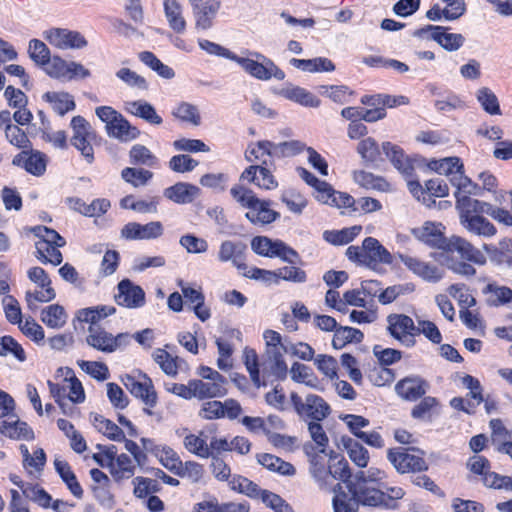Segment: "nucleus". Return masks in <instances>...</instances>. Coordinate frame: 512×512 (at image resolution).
<instances>
[{
    "mask_svg": "<svg viewBox=\"0 0 512 512\" xmlns=\"http://www.w3.org/2000/svg\"><path fill=\"white\" fill-rule=\"evenodd\" d=\"M387 458L400 473L427 470V464L423 457L409 453L403 448L390 449Z\"/></svg>",
    "mask_w": 512,
    "mask_h": 512,
    "instance_id": "nucleus-17",
    "label": "nucleus"
},
{
    "mask_svg": "<svg viewBox=\"0 0 512 512\" xmlns=\"http://www.w3.org/2000/svg\"><path fill=\"white\" fill-rule=\"evenodd\" d=\"M484 292L490 295L488 302L493 306H502L512 303V289L507 286L488 284Z\"/></svg>",
    "mask_w": 512,
    "mask_h": 512,
    "instance_id": "nucleus-60",
    "label": "nucleus"
},
{
    "mask_svg": "<svg viewBox=\"0 0 512 512\" xmlns=\"http://www.w3.org/2000/svg\"><path fill=\"white\" fill-rule=\"evenodd\" d=\"M43 37L50 45L61 50L81 49L87 45L81 33L67 29L53 28L45 31Z\"/></svg>",
    "mask_w": 512,
    "mask_h": 512,
    "instance_id": "nucleus-16",
    "label": "nucleus"
},
{
    "mask_svg": "<svg viewBox=\"0 0 512 512\" xmlns=\"http://www.w3.org/2000/svg\"><path fill=\"white\" fill-rule=\"evenodd\" d=\"M241 181L253 183L263 190H274L278 187V181L272 172L263 165H251L240 175Z\"/></svg>",
    "mask_w": 512,
    "mask_h": 512,
    "instance_id": "nucleus-27",
    "label": "nucleus"
},
{
    "mask_svg": "<svg viewBox=\"0 0 512 512\" xmlns=\"http://www.w3.org/2000/svg\"><path fill=\"white\" fill-rule=\"evenodd\" d=\"M281 200L290 212L297 215L302 214L308 205L307 198L302 193L294 189H289L283 192Z\"/></svg>",
    "mask_w": 512,
    "mask_h": 512,
    "instance_id": "nucleus-63",
    "label": "nucleus"
},
{
    "mask_svg": "<svg viewBox=\"0 0 512 512\" xmlns=\"http://www.w3.org/2000/svg\"><path fill=\"white\" fill-rule=\"evenodd\" d=\"M475 97L486 113L490 115H501L498 98L490 88H479L475 93Z\"/></svg>",
    "mask_w": 512,
    "mask_h": 512,
    "instance_id": "nucleus-59",
    "label": "nucleus"
},
{
    "mask_svg": "<svg viewBox=\"0 0 512 512\" xmlns=\"http://www.w3.org/2000/svg\"><path fill=\"white\" fill-rule=\"evenodd\" d=\"M123 384L130 393L136 398H139L144 405H157V392L152 380L146 374L138 372L137 374L126 375L123 378Z\"/></svg>",
    "mask_w": 512,
    "mask_h": 512,
    "instance_id": "nucleus-12",
    "label": "nucleus"
},
{
    "mask_svg": "<svg viewBox=\"0 0 512 512\" xmlns=\"http://www.w3.org/2000/svg\"><path fill=\"white\" fill-rule=\"evenodd\" d=\"M271 155H276L275 143L267 140L250 144L245 153L247 161L261 162L262 164H266V158Z\"/></svg>",
    "mask_w": 512,
    "mask_h": 512,
    "instance_id": "nucleus-49",
    "label": "nucleus"
},
{
    "mask_svg": "<svg viewBox=\"0 0 512 512\" xmlns=\"http://www.w3.org/2000/svg\"><path fill=\"white\" fill-rule=\"evenodd\" d=\"M357 152L365 163H376L381 159V152L375 139L364 138L358 143Z\"/></svg>",
    "mask_w": 512,
    "mask_h": 512,
    "instance_id": "nucleus-64",
    "label": "nucleus"
},
{
    "mask_svg": "<svg viewBox=\"0 0 512 512\" xmlns=\"http://www.w3.org/2000/svg\"><path fill=\"white\" fill-rule=\"evenodd\" d=\"M128 338V334L120 333L114 337L98 326H90L86 340L91 347L102 352L111 353L122 344H126Z\"/></svg>",
    "mask_w": 512,
    "mask_h": 512,
    "instance_id": "nucleus-15",
    "label": "nucleus"
},
{
    "mask_svg": "<svg viewBox=\"0 0 512 512\" xmlns=\"http://www.w3.org/2000/svg\"><path fill=\"white\" fill-rule=\"evenodd\" d=\"M265 342L263 369L278 379H285L288 373V366L284 355L289 352L280 333L267 329L263 332Z\"/></svg>",
    "mask_w": 512,
    "mask_h": 512,
    "instance_id": "nucleus-5",
    "label": "nucleus"
},
{
    "mask_svg": "<svg viewBox=\"0 0 512 512\" xmlns=\"http://www.w3.org/2000/svg\"><path fill=\"white\" fill-rule=\"evenodd\" d=\"M155 455L160 463L168 470L175 472L181 469L182 461L178 454L169 446L162 445L155 449Z\"/></svg>",
    "mask_w": 512,
    "mask_h": 512,
    "instance_id": "nucleus-62",
    "label": "nucleus"
},
{
    "mask_svg": "<svg viewBox=\"0 0 512 512\" xmlns=\"http://www.w3.org/2000/svg\"><path fill=\"white\" fill-rule=\"evenodd\" d=\"M195 19V27L207 30L212 27L221 2L220 0H188Z\"/></svg>",
    "mask_w": 512,
    "mask_h": 512,
    "instance_id": "nucleus-18",
    "label": "nucleus"
},
{
    "mask_svg": "<svg viewBox=\"0 0 512 512\" xmlns=\"http://www.w3.org/2000/svg\"><path fill=\"white\" fill-rule=\"evenodd\" d=\"M382 150L391 161L392 165L404 177L409 178L414 176L417 159L411 158L404 154L403 150L390 142L382 144Z\"/></svg>",
    "mask_w": 512,
    "mask_h": 512,
    "instance_id": "nucleus-21",
    "label": "nucleus"
},
{
    "mask_svg": "<svg viewBox=\"0 0 512 512\" xmlns=\"http://www.w3.org/2000/svg\"><path fill=\"white\" fill-rule=\"evenodd\" d=\"M110 473L115 480L129 479L135 473L134 461L127 454H116L112 460Z\"/></svg>",
    "mask_w": 512,
    "mask_h": 512,
    "instance_id": "nucleus-55",
    "label": "nucleus"
},
{
    "mask_svg": "<svg viewBox=\"0 0 512 512\" xmlns=\"http://www.w3.org/2000/svg\"><path fill=\"white\" fill-rule=\"evenodd\" d=\"M458 213L461 226L470 234L483 238L496 235L497 229L483 214H487L490 203L482 200L459 201Z\"/></svg>",
    "mask_w": 512,
    "mask_h": 512,
    "instance_id": "nucleus-3",
    "label": "nucleus"
},
{
    "mask_svg": "<svg viewBox=\"0 0 512 512\" xmlns=\"http://www.w3.org/2000/svg\"><path fill=\"white\" fill-rule=\"evenodd\" d=\"M290 64L304 72L317 73V72H331L335 69L331 60L325 57H317L313 59H297L292 58Z\"/></svg>",
    "mask_w": 512,
    "mask_h": 512,
    "instance_id": "nucleus-46",
    "label": "nucleus"
},
{
    "mask_svg": "<svg viewBox=\"0 0 512 512\" xmlns=\"http://www.w3.org/2000/svg\"><path fill=\"white\" fill-rule=\"evenodd\" d=\"M129 160L133 165H142L150 168H156L159 164L158 157L142 144H135L131 147Z\"/></svg>",
    "mask_w": 512,
    "mask_h": 512,
    "instance_id": "nucleus-53",
    "label": "nucleus"
},
{
    "mask_svg": "<svg viewBox=\"0 0 512 512\" xmlns=\"http://www.w3.org/2000/svg\"><path fill=\"white\" fill-rule=\"evenodd\" d=\"M246 245L240 241L225 240L221 242L217 253V259L220 262H231L238 270H246L244 263Z\"/></svg>",
    "mask_w": 512,
    "mask_h": 512,
    "instance_id": "nucleus-29",
    "label": "nucleus"
},
{
    "mask_svg": "<svg viewBox=\"0 0 512 512\" xmlns=\"http://www.w3.org/2000/svg\"><path fill=\"white\" fill-rule=\"evenodd\" d=\"M399 258L410 272L423 281L437 283L444 276V270L432 262L411 255H400Z\"/></svg>",
    "mask_w": 512,
    "mask_h": 512,
    "instance_id": "nucleus-14",
    "label": "nucleus"
},
{
    "mask_svg": "<svg viewBox=\"0 0 512 512\" xmlns=\"http://www.w3.org/2000/svg\"><path fill=\"white\" fill-rule=\"evenodd\" d=\"M118 293L115 295L116 302L127 308H139L145 304V293L143 289L128 279L119 282Z\"/></svg>",
    "mask_w": 512,
    "mask_h": 512,
    "instance_id": "nucleus-25",
    "label": "nucleus"
},
{
    "mask_svg": "<svg viewBox=\"0 0 512 512\" xmlns=\"http://www.w3.org/2000/svg\"><path fill=\"white\" fill-rule=\"evenodd\" d=\"M256 460L261 466L271 472H276L284 476H292L295 474V468L292 464L275 455L260 453L256 455Z\"/></svg>",
    "mask_w": 512,
    "mask_h": 512,
    "instance_id": "nucleus-44",
    "label": "nucleus"
},
{
    "mask_svg": "<svg viewBox=\"0 0 512 512\" xmlns=\"http://www.w3.org/2000/svg\"><path fill=\"white\" fill-rule=\"evenodd\" d=\"M329 477L343 481L347 489L349 483L354 482V478L351 479L349 464L342 455L336 453L330 454Z\"/></svg>",
    "mask_w": 512,
    "mask_h": 512,
    "instance_id": "nucleus-48",
    "label": "nucleus"
},
{
    "mask_svg": "<svg viewBox=\"0 0 512 512\" xmlns=\"http://www.w3.org/2000/svg\"><path fill=\"white\" fill-rule=\"evenodd\" d=\"M338 448L348 454L350 460L359 468H364L369 462V453L359 442L349 436H341L338 441Z\"/></svg>",
    "mask_w": 512,
    "mask_h": 512,
    "instance_id": "nucleus-37",
    "label": "nucleus"
},
{
    "mask_svg": "<svg viewBox=\"0 0 512 512\" xmlns=\"http://www.w3.org/2000/svg\"><path fill=\"white\" fill-rule=\"evenodd\" d=\"M333 491L334 512H355L359 503L368 506H382L385 498L382 490L367 485H358L355 482L349 483L348 492L343 490L341 484H337Z\"/></svg>",
    "mask_w": 512,
    "mask_h": 512,
    "instance_id": "nucleus-2",
    "label": "nucleus"
},
{
    "mask_svg": "<svg viewBox=\"0 0 512 512\" xmlns=\"http://www.w3.org/2000/svg\"><path fill=\"white\" fill-rule=\"evenodd\" d=\"M227 381L192 380L193 398L200 400L223 397L227 394Z\"/></svg>",
    "mask_w": 512,
    "mask_h": 512,
    "instance_id": "nucleus-32",
    "label": "nucleus"
},
{
    "mask_svg": "<svg viewBox=\"0 0 512 512\" xmlns=\"http://www.w3.org/2000/svg\"><path fill=\"white\" fill-rule=\"evenodd\" d=\"M40 319L47 327L60 329L67 323L68 314L63 306L51 304L41 310Z\"/></svg>",
    "mask_w": 512,
    "mask_h": 512,
    "instance_id": "nucleus-45",
    "label": "nucleus"
},
{
    "mask_svg": "<svg viewBox=\"0 0 512 512\" xmlns=\"http://www.w3.org/2000/svg\"><path fill=\"white\" fill-rule=\"evenodd\" d=\"M45 71L50 77L61 81L84 79L90 76V71L81 63L66 61L59 56H54L49 61L46 65Z\"/></svg>",
    "mask_w": 512,
    "mask_h": 512,
    "instance_id": "nucleus-11",
    "label": "nucleus"
},
{
    "mask_svg": "<svg viewBox=\"0 0 512 512\" xmlns=\"http://www.w3.org/2000/svg\"><path fill=\"white\" fill-rule=\"evenodd\" d=\"M313 196L318 202L338 209L350 207L354 203L349 194L334 190L325 181L314 189Z\"/></svg>",
    "mask_w": 512,
    "mask_h": 512,
    "instance_id": "nucleus-23",
    "label": "nucleus"
},
{
    "mask_svg": "<svg viewBox=\"0 0 512 512\" xmlns=\"http://www.w3.org/2000/svg\"><path fill=\"white\" fill-rule=\"evenodd\" d=\"M176 434L183 437V446L191 454L207 459L212 455L204 432L191 433L186 428L178 429Z\"/></svg>",
    "mask_w": 512,
    "mask_h": 512,
    "instance_id": "nucleus-28",
    "label": "nucleus"
},
{
    "mask_svg": "<svg viewBox=\"0 0 512 512\" xmlns=\"http://www.w3.org/2000/svg\"><path fill=\"white\" fill-rule=\"evenodd\" d=\"M365 266L375 269L379 264H391L392 255L375 238L367 237L364 239Z\"/></svg>",
    "mask_w": 512,
    "mask_h": 512,
    "instance_id": "nucleus-30",
    "label": "nucleus"
},
{
    "mask_svg": "<svg viewBox=\"0 0 512 512\" xmlns=\"http://www.w3.org/2000/svg\"><path fill=\"white\" fill-rule=\"evenodd\" d=\"M125 109L128 113L144 119L150 124L160 125L162 118L157 114L155 108L148 102L138 100L129 101L125 104Z\"/></svg>",
    "mask_w": 512,
    "mask_h": 512,
    "instance_id": "nucleus-43",
    "label": "nucleus"
},
{
    "mask_svg": "<svg viewBox=\"0 0 512 512\" xmlns=\"http://www.w3.org/2000/svg\"><path fill=\"white\" fill-rule=\"evenodd\" d=\"M428 167L432 171L440 175H445L452 179L460 170H462L463 163L458 157H446L442 159H432L428 162Z\"/></svg>",
    "mask_w": 512,
    "mask_h": 512,
    "instance_id": "nucleus-51",
    "label": "nucleus"
},
{
    "mask_svg": "<svg viewBox=\"0 0 512 512\" xmlns=\"http://www.w3.org/2000/svg\"><path fill=\"white\" fill-rule=\"evenodd\" d=\"M12 164L25 169L34 176H42L47 167V157L37 150H23L15 155Z\"/></svg>",
    "mask_w": 512,
    "mask_h": 512,
    "instance_id": "nucleus-22",
    "label": "nucleus"
},
{
    "mask_svg": "<svg viewBox=\"0 0 512 512\" xmlns=\"http://www.w3.org/2000/svg\"><path fill=\"white\" fill-rule=\"evenodd\" d=\"M364 338L363 333L356 328L349 326L337 327L333 339L332 346L335 349H342L349 343H360Z\"/></svg>",
    "mask_w": 512,
    "mask_h": 512,
    "instance_id": "nucleus-54",
    "label": "nucleus"
},
{
    "mask_svg": "<svg viewBox=\"0 0 512 512\" xmlns=\"http://www.w3.org/2000/svg\"><path fill=\"white\" fill-rule=\"evenodd\" d=\"M32 232L38 238L35 242L37 259L44 264L60 265L63 257L59 248L66 244L65 239L55 230L45 226H36Z\"/></svg>",
    "mask_w": 512,
    "mask_h": 512,
    "instance_id": "nucleus-6",
    "label": "nucleus"
},
{
    "mask_svg": "<svg viewBox=\"0 0 512 512\" xmlns=\"http://www.w3.org/2000/svg\"><path fill=\"white\" fill-rule=\"evenodd\" d=\"M277 93L285 99L296 102L305 107L316 108L320 105V100L316 96L306 89L293 84L285 85Z\"/></svg>",
    "mask_w": 512,
    "mask_h": 512,
    "instance_id": "nucleus-38",
    "label": "nucleus"
},
{
    "mask_svg": "<svg viewBox=\"0 0 512 512\" xmlns=\"http://www.w3.org/2000/svg\"><path fill=\"white\" fill-rule=\"evenodd\" d=\"M164 233L163 224L160 221H151L146 224L130 222L121 230V237L128 240H154Z\"/></svg>",
    "mask_w": 512,
    "mask_h": 512,
    "instance_id": "nucleus-20",
    "label": "nucleus"
},
{
    "mask_svg": "<svg viewBox=\"0 0 512 512\" xmlns=\"http://www.w3.org/2000/svg\"><path fill=\"white\" fill-rule=\"evenodd\" d=\"M42 100L59 116L75 110L74 96L66 91H48L42 95Z\"/></svg>",
    "mask_w": 512,
    "mask_h": 512,
    "instance_id": "nucleus-34",
    "label": "nucleus"
},
{
    "mask_svg": "<svg viewBox=\"0 0 512 512\" xmlns=\"http://www.w3.org/2000/svg\"><path fill=\"white\" fill-rule=\"evenodd\" d=\"M0 432L13 440L30 441L34 439V432L32 428L29 427L26 422L19 419L3 421Z\"/></svg>",
    "mask_w": 512,
    "mask_h": 512,
    "instance_id": "nucleus-40",
    "label": "nucleus"
},
{
    "mask_svg": "<svg viewBox=\"0 0 512 512\" xmlns=\"http://www.w3.org/2000/svg\"><path fill=\"white\" fill-rule=\"evenodd\" d=\"M92 423L100 433L109 439L118 442L125 440L124 432L115 423L104 418L102 415H94Z\"/></svg>",
    "mask_w": 512,
    "mask_h": 512,
    "instance_id": "nucleus-58",
    "label": "nucleus"
},
{
    "mask_svg": "<svg viewBox=\"0 0 512 512\" xmlns=\"http://www.w3.org/2000/svg\"><path fill=\"white\" fill-rule=\"evenodd\" d=\"M13 356L19 362L26 361V353L21 346L12 336H0V356Z\"/></svg>",
    "mask_w": 512,
    "mask_h": 512,
    "instance_id": "nucleus-61",
    "label": "nucleus"
},
{
    "mask_svg": "<svg viewBox=\"0 0 512 512\" xmlns=\"http://www.w3.org/2000/svg\"><path fill=\"white\" fill-rule=\"evenodd\" d=\"M291 401L296 412L304 420L322 421L331 413L330 405L316 394H307L305 399L302 400L296 393H292Z\"/></svg>",
    "mask_w": 512,
    "mask_h": 512,
    "instance_id": "nucleus-9",
    "label": "nucleus"
},
{
    "mask_svg": "<svg viewBox=\"0 0 512 512\" xmlns=\"http://www.w3.org/2000/svg\"><path fill=\"white\" fill-rule=\"evenodd\" d=\"M395 391L402 399L415 401L426 393V383L419 377H406L395 385Z\"/></svg>",
    "mask_w": 512,
    "mask_h": 512,
    "instance_id": "nucleus-36",
    "label": "nucleus"
},
{
    "mask_svg": "<svg viewBox=\"0 0 512 512\" xmlns=\"http://www.w3.org/2000/svg\"><path fill=\"white\" fill-rule=\"evenodd\" d=\"M387 330L406 347H413L416 343V325L413 319L405 314H390L387 317Z\"/></svg>",
    "mask_w": 512,
    "mask_h": 512,
    "instance_id": "nucleus-13",
    "label": "nucleus"
},
{
    "mask_svg": "<svg viewBox=\"0 0 512 512\" xmlns=\"http://www.w3.org/2000/svg\"><path fill=\"white\" fill-rule=\"evenodd\" d=\"M200 189L192 184L179 182L164 190V196L177 204L191 203L198 195Z\"/></svg>",
    "mask_w": 512,
    "mask_h": 512,
    "instance_id": "nucleus-39",
    "label": "nucleus"
},
{
    "mask_svg": "<svg viewBox=\"0 0 512 512\" xmlns=\"http://www.w3.org/2000/svg\"><path fill=\"white\" fill-rule=\"evenodd\" d=\"M28 279L36 286L34 290H27L25 301L30 310H35L39 303L50 302L55 299L56 292L46 271L38 266L27 271Z\"/></svg>",
    "mask_w": 512,
    "mask_h": 512,
    "instance_id": "nucleus-8",
    "label": "nucleus"
},
{
    "mask_svg": "<svg viewBox=\"0 0 512 512\" xmlns=\"http://www.w3.org/2000/svg\"><path fill=\"white\" fill-rule=\"evenodd\" d=\"M291 379L299 384H304L309 388L319 389L320 381L313 370L302 363L294 362L289 370Z\"/></svg>",
    "mask_w": 512,
    "mask_h": 512,
    "instance_id": "nucleus-47",
    "label": "nucleus"
},
{
    "mask_svg": "<svg viewBox=\"0 0 512 512\" xmlns=\"http://www.w3.org/2000/svg\"><path fill=\"white\" fill-rule=\"evenodd\" d=\"M115 312L116 309L114 306L102 305L80 309L76 314V318L81 322L91 323V326H95L98 321Z\"/></svg>",
    "mask_w": 512,
    "mask_h": 512,
    "instance_id": "nucleus-57",
    "label": "nucleus"
},
{
    "mask_svg": "<svg viewBox=\"0 0 512 512\" xmlns=\"http://www.w3.org/2000/svg\"><path fill=\"white\" fill-rule=\"evenodd\" d=\"M353 180L356 184L365 189H373L382 192L390 190V184L384 178L364 170L354 171Z\"/></svg>",
    "mask_w": 512,
    "mask_h": 512,
    "instance_id": "nucleus-50",
    "label": "nucleus"
},
{
    "mask_svg": "<svg viewBox=\"0 0 512 512\" xmlns=\"http://www.w3.org/2000/svg\"><path fill=\"white\" fill-rule=\"evenodd\" d=\"M54 467L56 472L59 474L63 482L66 484L69 491L77 498H81L83 495V489L70 465L61 457L56 456L54 459Z\"/></svg>",
    "mask_w": 512,
    "mask_h": 512,
    "instance_id": "nucleus-42",
    "label": "nucleus"
},
{
    "mask_svg": "<svg viewBox=\"0 0 512 512\" xmlns=\"http://www.w3.org/2000/svg\"><path fill=\"white\" fill-rule=\"evenodd\" d=\"M163 12L168 26L178 34L186 30V20L183 15L182 5L178 0H163Z\"/></svg>",
    "mask_w": 512,
    "mask_h": 512,
    "instance_id": "nucleus-35",
    "label": "nucleus"
},
{
    "mask_svg": "<svg viewBox=\"0 0 512 512\" xmlns=\"http://www.w3.org/2000/svg\"><path fill=\"white\" fill-rule=\"evenodd\" d=\"M451 184L456 188L454 193L456 200V209L458 210L459 201L463 200H475L471 198L470 195H480L481 187H479L476 183H474L469 177H467L464 173V167L455 176H452Z\"/></svg>",
    "mask_w": 512,
    "mask_h": 512,
    "instance_id": "nucleus-33",
    "label": "nucleus"
},
{
    "mask_svg": "<svg viewBox=\"0 0 512 512\" xmlns=\"http://www.w3.org/2000/svg\"><path fill=\"white\" fill-rule=\"evenodd\" d=\"M443 249L447 252H457L463 259L478 265H484L487 261L485 255L479 249L459 236L449 238Z\"/></svg>",
    "mask_w": 512,
    "mask_h": 512,
    "instance_id": "nucleus-24",
    "label": "nucleus"
},
{
    "mask_svg": "<svg viewBox=\"0 0 512 512\" xmlns=\"http://www.w3.org/2000/svg\"><path fill=\"white\" fill-rule=\"evenodd\" d=\"M309 471L321 489L327 490L329 488V468H326L325 456L324 453H321V450L310 458Z\"/></svg>",
    "mask_w": 512,
    "mask_h": 512,
    "instance_id": "nucleus-52",
    "label": "nucleus"
},
{
    "mask_svg": "<svg viewBox=\"0 0 512 512\" xmlns=\"http://www.w3.org/2000/svg\"><path fill=\"white\" fill-rule=\"evenodd\" d=\"M252 250L264 257L280 258L281 260L294 263L298 257L297 252L287 246L281 240H272L266 236H256L251 241Z\"/></svg>",
    "mask_w": 512,
    "mask_h": 512,
    "instance_id": "nucleus-10",
    "label": "nucleus"
},
{
    "mask_svg": "<svg viewBox=\"0 0 512 512\" xmlns=\"http://www.w3.org/2000/svg\"><path fill=\"white\" fill-rule=\"evenodd\" d=\"M230 194L241 207L248 209L245 216L253 224H270L279 216L270 208L269 201L260 200L252 190L241 184H235Z\"/></svg>",
    "mask_w": 512,
    "mask_h": 512,
    "instance_id": "nucleus-4",
    "label": "nucleus"
},
{
    "mask_svg": "<svg viewBox=\"0 0 512 512\" xmlns=\"http://www.w3.org/2000/svg\"><path fill=\"white\" fill-rule=\"evenodd\" d=\"M418 34L420 36H427L437 42L443 49L450 52L459 50L465 42L462 34L448 33L447 28L442 26L428 25L421 29Z\"/></svg>",
    "mask_w": 512,
    "mask_h": 512,
    "instance_id": "nucleus-19",
    "label": "nucleus"
},
{
    "mask_svg": "<svg viewBox=\"0 0 512 512\" xmlns=\"http://www.w3.org/2000/svg\"><path fill=\"white\" fill-rule=\"evenodd\" d=\"M107 134L123 142L136 139L140 135V131L130 125V123L120 114L107 128Z\"/></svg>",
    "mask_w": 512,
    "mask_h": 512,
    "instance_id": "nucleus-41",
    "label": "nucleus"
},
{
    "mask_svg": "<svg viewBox=\"0 0 512 512\" xmlns=\"http://www.w3.org/2000/svg\"><path fill=\"white\" fill-rule=\"evenodd\" d=\"M199 47L208 54L227 58L237 63L250 76L267 81L271 78L283 80L285 73L269 58L258 52L245 50L243 56L206 39L198 40Z\"/></svg>",
    "mask_w": 512,
    "mask_h": 512,
    "instance_id": "nucleus-1",
    "label": "nucleus"
},
{
    "mask_svg": "<svg viewBox=\"0 0 512 512\" xmlns=\"http://www.w3.org/2000/svg\"><path fill=\"white\" fill-rule=\"evenodd\" d=\"M445 227L440 222L426 221L421 226L412 229L413 236L433 247H444L447 240L444 238Z\"/></svg>",
    "mask_w": 512,
    "mask_h": 512,
    "instance_id": "nucleus-26",
    "label": "nucleus"
},
{
    "mask_svg": "<svg viewBox=\"0 0 512 512\" xmlns=\"http://www.w3.org/2000/svg\"><path fill=\"white\" fill-rule=\"evenodd\" d=\"M230 488L250 498H260L262 502L274 512H293L291 506L279 495L260 487L243 476H235L230 482Z\"/></svg>",
    "mask_w": 512,
    "mask_h": 512,
    "instance_id": "nucleus-7",
    "label": "nucleus"
},
{
    "mask_svg": "<svg viewBox=\"0 0 512 512\" xmlns=\"http://www.w3.org/2000/svg\"><path fill=\"white\" fill-rule=\"evenodd\" d=\"M25 497L43 508H51L54 512H71L74 504L67 501L56 499L53 500L43 488H27Z\"/></svg>",
    "mask_w": 512,
    "mask_h": 512,
    "instance_id": "nucleus-31",
    "label": "nucleus"
},
{
    "mask_svg": "<svg viewBox=\"0 0 512 512\" xmlns=\"http://www.w3.org/2000/svg\"><path fill=\"white\" fill-rule=\"evenodd\" d=\"M362 231L360 225H355L341 230L325 231L324 239L333 245H345L353 241Z\"/></svg>",
    "mask_w": 512,
    "mask_h": 512,
    "instance_id": "nucleus-56",
    "label": "nucleus"
}]
</instances>
